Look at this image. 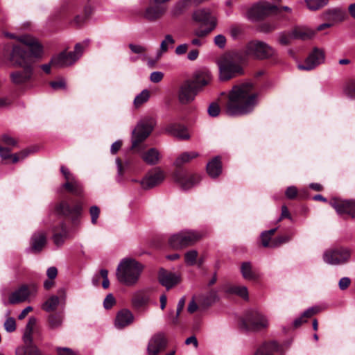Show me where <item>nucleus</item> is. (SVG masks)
<instances>
[{
  "mask_svg": "<svg viewBox=\"0 0 355 355\" xmlns=\"http://www.w3.org/2000/svg\"><path fill=\"white\" fill-rule=\"evenodd\" d=\"M214 42L216 46L223 49L225 47L227 40L223 35L219 34L215 36L214 39Z\"/></svg>",
  "mask_w": 355,
  "mask_h": 355,
  "instance_id": "obj_53",
  "label": "nucleus"
},
{
  "mask_svg": "<svg viewBox=\"0 0 355 355\" xmlns=\"http://www.w3.org/2000/svg\"><path fill=\"white\" fill-rule=\"evenodd\" d=\"M293 39L291 37V31L289 34H286L285 33H280L279 34V42L282 45H288L291 43V40Z\"/></svg>",
  "mask_w": 355,
  "mask_h": 355,
  "instance_id": "obj_56",
  "label": "nucleus"
},
{
  "mask_svg": "<svg viewBox=\"0 0 355 355\" xmlns=\"http://www.w3.org/2000/svg\"><path fill=\"white\" fill-rule=\"evenodd\" d=\"M245 56L257 60H266L274 56L276 51L268 43L260 40H252L243 49Z\"/></svg>",
  "mask_w": 355,
  "mask_h": 355,
  "instance_id": "obj_6",
  "label": "nucleus"
},
{
  "mask_svg": "<svg viewBox=\"0 0 355 355\" xmlns=\"http://www.w3.org/2000/svg\"><path fill=\"white\" fill-rule=\"evenodd\" d=\"M315 31L307 27L297 26L291 31V37L293 39L306 40L312 38Z\"/></svg>",
  "mask_w": 355,
  "mask_h": 355,
  "instance_id": "obj_28",
  "label": "nucleus"
},
{
  "mask_svg": "<svg viewBox=\"0 0 355 355\" xmlns=\"http://www.w3.org/2000/svg\"><path fill=\"white\" fill-rule=\"evenodd\" d=\"M243 57L237 52L226 53L220 55L217 64L219 69V78L227 81L243 73Z\"/></svg>",
  "mask_w": 355,
  "mask_h": 355,
  "instance_id": "obj_2",
  "label": "nucleus"
},
{
  "mask_svg": "<svg viewBox=\"0 0 355 355\" xmlns=\"http://www.w3.org/2000/svg\"><path fill=\"white\" fill-rule=\"evenodd\" d=\"M11 149L8 147L0 146V157L3 159H9L11 163L18 162L19 157L17 154H11Z\"/></svg>",
  "mask_w": 355,
  "mask_h": 355,
  "instance_id": "obj_41",
  "label": "nucleus"
},
{
  "mask_svg": "<svg viewBox=\"0 0 355 355\" xmlns=\"http://www.w3.org/2000/svg\"><path fill=\"white\" fill-rule=\"evenodd\" d=\"M193 19L205 26H212V21L216 25V19L211 15L209 9L202 8L196 10L193 15Z\"/></svg>",
  "mask_w": 355,
  "mask_h": 355,
  "instance_id": "obj_24",
  "label": "nucleus"
},
{
  "mask_svg": "<svg viewBox=\"0 0 355 355\" xmlns=\"http://www.w3.org/2000/svg\"><path fill=\"white\" fill-rule=\"evenodd\" d=\"M165 131L179 139H188L189 135L187 130L182 125L178 123H171L165 128Z\"/></svg>",
  "mask_w": 355,
  "mask_h": 355,
  "instance_id": "obj_29",
  "label": "nucleus"
},
{
  "mask_svg": "<svg viewBox=\"0 0 355 355\" xmlns=\"http://www.w3.org/2000/svg\"><path fill=\"white\" fill-rule=\"evenodd\" d=\"M60 171L64 177V179L66 180L65 182H71L72 180L76 179L74 175L71 173L70 171L64 166H62L60 167Z\"/></svg>",
  "mask_w": 355,
  "mask_h": 355,
  "instance_id": "obj_57",
  "label": "nucleus"
},
{
  "mask_svg": "<svg viewBox=\"0 0 355 355\" xmlns=\"http://www.w3.org/2000/svg\"><path fill=\"white\" fill-rule=\"evenodd\" d=\"M161 4L155 3V5L147 7L144 11V17L150 21L160 19L166 11V8Z\"/></svg>",
  "mask_w": 355,
  "mask_h": 355,
  "instance_id": "obj_23",
  "label": "nucleus"
},
{
  "mask_svg": "<svg viewBox=\"0 0 355 355\" xmlns=\"http://www.w3.org/2000/svg\"><path fill=\"white\" fill-rule=\"evenodd\" d=\"M53 241L57 247L62 246L67 236V230L64 223L60 224V231L58 232L57 227L53 228Z\"/></svg>",
  "mask_w": 355,
  "mask_h": 355,
  "instance_id": "obj_31",
  "label": "nucleus"
},
{
  "mask_svg": "<svg viewBox=\"0 0 355 355\" xmlns=\"http://www.w3.org/2000/svg\"><path fill=\"white\" fill-rule=\"evenodd\" d=\"M46 242V232L37 231L32 234L29 241V247L26 249V252L31 254H38L42 251Z\"/></svg>",
  "mask_w": 355,
  "mask_h": 355,
  "instance_id": "obj_16",
  "label": "nucleus"
},
{
  "mask_svg": "<svg viewBox=\"0 0 355 355\" xmlns=\"http://www.w3.org/2000/svg\"><path fill=\"white\" fill-rule=\"evenodd\" d=\"M329 0H304L306 7L311 11L320 10L329 3Z\"/></svg>",
  "mask_w": 355,
  "mask_h": 355,
  "instance_id": "obj_38",
  "label": "nucleus"
},
{
  "mask_svg": "<svg viewBox=\"0 0 355 355\" xmlns=\"http://www.w3.org/2000/svg\"><path fill=\"white\" fill-rule=\"evenodd\" d=\"M202 236L203 235L196 231H181L172 235L169 238L168 244L173 249H182L193 245L196 243L200 241Z\"/></svg>",
  "mask_w": 355,
  "mask_h": 355,
  "instance_id": "obj_7",
  "label": "nucleus"
},
{
  "mask_svg": "<svg viewBox=\"0 0 355 355\" xmlns=\"http://www.w3.org/2000/svg\"><path fill=\"white\" fill-rule=\"evenodd\" d=\"M89 214L91 216V222L93 225H96L97 223V219L100 214V209L96 206H92L89 209Z\"/></svg>",
  "mask_w": 355,
  "mask_h": 355,
  "instance_id": "obj_52",
  "label": "nucleus"
},
{
  "mask_svg": "<svg viewBox=\"0 0 355 355\" xmlns=\"http://www.w3.org/2000/svg\"><path fill=\"white\" fill-rule=\"evenodd\" d=\"M175 181L183 190H188L200 182L198 175H189L184 171H177L174 174Z\"/></svg>",
  "mask_w": 355,
  "mask_h": 355,
  "instance_id": "obj_17",
  "label": "nucleus"
},
{
  "mask_svg": "<svg viewBox=\"0 0 355 355\" xmlns=\"http://www.w3.org/2000/svg\"><path fill=\"white\" fill-rule=\"evenodd\" d=\"M133 321L134 315L132 312L128 309H123L116 314L114 324L117 329H123Z\"/></svg>",
  "mask_w": 355,
  "mask_h": 355,
  "instance_id": "obj_26",
  "label": "nucleus"
},
{
  "mask_svg": "<svg viewBox=\"0 0 355 355\" xmlns=\"http://www.w3.org/2000/svg\"><path fill=\"white\" fill-rule=\"evenodd\" d=\"M166 346V340L163 334L153 336L149 340L147 350L148 355H157Z\"/></svg>",
  "mask_w": 355,
  "mask_h": 355,
  "instance_id": "obj_19",
  "label": "nucleus"
},
{
  "mask_svg": "<svg viewBox=\"0 0 355 355\" xmlns=\"http://www.w3.org/2000/svg\"><path fill=\"white\" fill-rule=\"evenodd\" d=\"M56 211L59 214L71 216V207L68 202L65 201H62L58 205Z\"/></svg>",
  "mask_w": 355,
  "mask_h": 355,
  "instance_id": "obj_44",
  "label": "nucleus"
},
{
  "mask_svg": "<svg viewBox=\"0 0 355 355\" xmlns=\"http://www.w3.org/2000/svg\"><path fill=\"white\" fill-rule=\"evenodd\" d=\"M211 80V75L208 71H198L193 75V85L196 87L198 92L205 86L208 85Z\"/></svg>",
  "mask_w": 355,
  "mask_h": 355,
  "instance_id": "obj_27",
  "label": "nucleus"
},
{
  "mask_svg": "<svg viewBox=\"0 0 355 355\" xmlns=\"http://www.w3.org/2000/svg\"><path fill=\"white\" fill-rule=\"evenodd\" d=\"M257 94L251 83L233 87L229 94L227 113L230 116H241L250 113L257 103Z\"/></svg>",
  "mask_w": 355,
  "mask_h": 355,
  "instance_id": "obj_1",
  "label": "nucleus"
},
{
  "mask_svg": "<svg viewBox=\"0 0 355 355\" xmlns=\"http://www.w3.org/2000/svg\"><path fill=\"white\" fill-rule=\"evenodd\" d=\"M158 279L160 284L168 290L180 282V276L162 268L159 272Z\"/></svg>",
  "mask_w": 355,
  "mask_h": 355,
  "instance_id": "obj_21",
  "label": "nucleus"
},
{
  "mask_svg": "<svg viewBox=\"0 0 355 355\" xmlns=\"http://www.w3.org/2000/svg\"><path fill=\"white\" fill-rule=\"evenodd\" d=\"M43 52V46L37 38L24 34V83L31 78L32 64L42 57Z\"/></svg>",
  "mask_w": 355,
  "mask_h": 355,
  "instance_id": "obj_3",
  "label": "nucleus"
},
{
  "mask_svg": "<svg viewBox=\"0 0 355 355\" xmlns=\"http://www.w3.org/2000/svg\"><path fill=\"white\" fill-rule=\"evenodd\" d=\"M268 325L267 317L257 310L248 311L242 320V327L247 331H259Z\"/></svg>",
  "mask_w": 355,
  "mask_h": 355,
  "instance_id": "obj_8",
  "label": "nucleus"
},
{
  "mask_svg": "<svg viewBox=\"0 0 355 355\" xmlns=\"http://www.w3.org/2000/svg\"><path fill=\"white\" fill-rule=\"evenodd\" d=\"M36 291L37 287L35 284H32L29 286L24 285V301L33 296L35 294Z\"/></svg>",
  "mask_w": 355,
  "mask_h": 355,
  "instance_id": "obj_48",
  "label": "nucleus"
},
{
  "mask_svg": "<svg viewBox=\"0 0 355 355\" xmlns=\"http://www.w3.org/2000/svg\"><path fill=\"white\" fill-rule=\"evenodd\" d=\"M3 35L10 39L16 40L20 44L22 43V36L16 35L7 31L3 32ZM12 49L9 56V61L12 67L21 66L22 63V47L21 44H12Z\"/></svg>",
  "mask_w": 355,
  "mask_h": 355,
  "instance_id": "obj_15",
  "label": "nucleus"
},
{
  "mask_svg": "<svg viewBox=\"0 0 355 355\" xmlns=\"http://www.w3.org/2000/svg\"><path fill=\"white\" fill-rule=\"evenodd\" d=\"M198 252L196 250H191L184 254V261L188 266H193L196 263Z\"/></svg>",
  "mask_w": 355,
  "mask_h": 355,
  "instance_id": "obj_43",
  "label": "nucleus"
},
{
  "mask_svg": "<svg viewBox=\"0 0 355 355\" xmlns=\"http://www.w3.org/2000/svg\"><path fill=\"white\" fill-rule=\"evenodd\" d=\"M129 48L132 53L136 54H141L147 51V48L145 46L139 44H130Z\"/></svg>",
  "mask_w": 355,
  "mask_h": 355,
  "instance_id": "obj_58",
  "label": "nucleus"
},
{
  "mask_svg": "<svg viewBox=\"0 0 355 355\" xmlns=\"http://www.w3.org/2000/svg\"><path fill=\"white\" fill-rule=\"evenodd\" d=\"M331 206L335 209L339 214H346L352 218H355V201L332 199L330 201Z\"/></svg>",
  "mask_w": 355,
  "mask_h": 355,
  "instance_id": "obj_18",
  "label": "nucleus"
},
{
  "mask_svg": "<svg viewBox=\"0 0 355 355\" xmlns=\"http://www.w3.org/2000/svg\"><path fill=\"white\" fill-rule=\"evenodd\" d=\"M39 149L40 146L37 144H33L26 147L24 149V157L37 152Z\"/></svg>",
  "mask_w": 355,
  "mask_h": 355,
  "instance_id": "obj_62",
  "label": "nucleus"
},
{
  "mask_svg": "<svg viewBox=\"0 0 355 355\" xmlns=\"http://www.w3.org/2000/svg\"><path fill=\"white\" fill-rule=\"evenodd\" d=\"M4 329L7 332H13L16 329V322L13 318L8 317L4 324Z\"/></svg>",
  "mask_w": 355,
  "mask_h": 355,
  "instance_id": "obj_51",
  "label": "nucleus"
},
{
  "mask_svg": "<svg viewBox=\"0 0 355 355\" xmlns=\"http://www.w3.org/2000/svg\"><path fill=\"white\" fill-rule=\"evenodd\" d=\"M345 94L351 98H355V81L349 80L347 83L345 89Z\"/></svg>",
  "mask_w": 355,
  "mask_h": 355,
  "instance_id": "obj_46",
  "label": "nucleus"
},
{
  "mask_svg": "<svg viewBox=\"0 0 355 355\" xmlns=\"http://www.w3.org/2000/svg\"><path fill=\"white\" fill-rule=\"evenodd\" d=\"M323 19L332 24V26L344 21L346 18V12L340 8H334L325 10L322 15Z\"/></svg>",
  "mask_w": 355,
  "mask_h": 355,
  "instance_id": "obj_22",
  "label": "nucleus"
},
{
  "mask_svg": "<svg viewBox=\"0 0 355 355\" xmlns=\"http://www.w3.org/2000/svg\"><path fill=\"white\" fill-rule=\"evenodd\" d=\"M59 304V298L57 296H51L43 305V309L50 312L54 311Z\"/></svg>",
  "mask_w": 355,
  "mask_h": 355,
  "instance_id": "obj_42",
  "label": "nucleus"
},
{
  "mask_svg": "<svg viewBox=\"0 0 355 355\" xmlns=\"http://www.w3.org/2000/svg\"><path fill=\"white\" fill-rule=\"evenodd\" d=\"M220 111V107L216 103H211L207 110L209 115L211 117L218 116Z\"/></svg>",
  "mask_w": 355,
  "mask_h": 355,
  "instance_id": "obj_55",
  "label": "nucleus"
},
{
  "mask_svg": "<svg viewBox=\"0 0 355 355\" xmlns=\"http://www.w3.org/2000/svg\"><path fill=\"white\" fill-rule=\"evenodd\" d=\"M150 98V92L148 89L141 91L134 99V105L135 107H139L144 103H146Z\"/></svg>",
  "mask_w": 355,
  "mask_h": 355,
  "instance_id": "obj_40",
  "label": "nucleus"
},
{
  "mask_svg": "<svg viewBox=\"0 0 355 355\" xmlns=\"http://www.w3.org/2000/svg\"><path fill=\"white\" fill-rule=\"evenodd\" d=\"M1 141L4 144L9 146H15L17 145L15 139L8 135H3L1 137Z\"/></svg>",
  "mask_w": 355,
  "mask_h": 355,
  "instance_id": "obj_64",
  "label": "nucleus"
},
{
  "mask_svg": "<svg viewBox=\"0 0 355 355\" xmlns=\"http://www.w3.org/2000/svg\"><path fill=\"white\" fill-rule=\"evenodd\" d=\"M216 28V24L214 21H212V26H207V27L205 29H198L195 31V35L198 37H205L208 35L211 31H212Z\"/></svg>",
  "mask_w": 355,
  "mask_h": 355,
  "instance_id": "obj_54",
  "label": "nucleus"
},
{
  "mask_svg": "<svg viewBox=\"0 0 355 355\" xmlns=\"http://www.w3.org/2000/svg\"><path fill=\"white\" fill-rule=\"evenodd\" d=\"M49 322L52 328H56L61 325L62 318L60 315H51L49 318Z\"/></svg>",
  "mask_w": 355,
  "mask_h": 355,
  "instance_id": "obj_49",
  "label": "nucleus"
},
{
  "mask_svg": "<svg viewBox=\"0 0 355 355\" xmlns=\"http://www.w3.org/2000/svg\"><path fill=\"white\" fill-rule=\"evenodd\" d=\"M165 175L161 169L155 168L147 173V174L140 180L139 184L142 189L148 190L160 184L164 180Z\"/></svg>",
  "mask_w": 355,
  "mask_h": 355,
  "instance_id": "obj_14",
  "label": "nucleus"
},
{
  "mask_svg": "<svg viewBox=\"0 0 355 355\" xmlns=\"http://www.w3.org/2000/svg\"><path fill=\"white\" fill-rule=\"evenodd\" d=\"M227 292L230 294L237 295L245 300L248 299V288L244 286H230L227 288Z\"/></svg>",
  "mask_w": 355,
  "mask_h": 355,
  "instance_id": "obj_37",
  "label": "nucleus"
},
{
  "mask_svg": "<svg viewBox=\"0 0 355 355\" xmlns=\"http://www.w3.org/2000/svg\"><path fill=\"white\" fill-rule=\"evenodd\" d=\"M62 187L68 191L78 196H80L83 192V188L81 183L76 179L71 182H64Z\"/></svg>",
  "mask_w": 355,
  "mask_h": 355,
  "instance_id": "obj_35",
  "label": "nucleus"
},
{
  "mask_svg": "<svg viewBox=\"0 0 355 355\" xmlns=\"http://www.w3.org/2000/svg\"><path fill=\"white\" fill-rule=\"evenodd\" d=\"M163 78L164 73L162 71H153L150 75V80L154 83H159Z\"/></svg>",
  "mask_w": 355,
  "mask_h": 355,
  "instance_id": "obj_60",
  "label": "nucleus"
},
{
  "mask_svg": "<svg viewBox=\"0 0 355 355\" xmlns=\"http://www.w3.org/2000/svg\"><path fill=\"white\" fill-rule=\"evenodd\" d=\"M50 85L54 90L66 88V83L64 79H60L58 81H51Z\"/></svg>",
  "mask_w": 355,
  "mask_h": 355,
  "instance_id": "obj_63",
  "label": "nucleus"
},
{
  "mask_svg": "<svg viewBox=\"0 0 355 355\" xmlns=\"http://www.w3.org/2000/svg\"><path fill=\"white\" fill-rule=\"evenodd\" d=\"M175 43V40L171 35H166L160 44L159 51L161 53L168 51L169 46Z\"/></svg>",
  "mask_w": 355,
  "mask_h": 355,
  "instance_id": "obj_45",
  "label": "nucleus"
},
{
  "mask_svg": "<svg viewBox=\"0 0 355 355\" xmlns=\"http://www.w3.org/2000/svg\"><path fill=\"white\" fill-rule=\"evenodd\" d=\"M324 58L325 55L324 51L315 47L309 53L304 63L299 64L297 67L300 70L311 71L323 63Z\"/></svg>",
  "mask_w": 355,
  "mask_h": 355,
  "instance_id": "obj_13",
  "label": "nucleus"
},
{
  "mask_svg": "<svg viewBox=\"0 0 355 355\" xmlns=\"http://www.w3.org/2000/svg\"><path fill=\"white\" fill-rule=\"evenodd\" d=\"M77 60L78 57L74 56L72 53L63 51L53 56L51 60V63L55 67H66L72 65Z\"/></svg>",
  "mask_w": 355,
  "mask_h": 355,
  "instance_id": "obj_20",
  "label": "nucleus"
},
{
  "mask_svg": "<svg viewBox=\"0 0 355 355\" xmlns=\"http://www.w3.org/2000/svg\"><path fill=\"white\" fill-rule=\"evenodd\" d=\"M143 268L142 264L135 259H123L116 268L117 279L126 286H133L138 282Z\"/></svg>",
  "mask_w": 355,
  "mask_h": 355,
  "instance_id": "obj_4",
  "label": "nucleus"
},
{
  "mask_svg": "<svg viewBox=\"0 0 355 355\" xmlns=\"http://www.w3.org/2000/svg\"><path fill=\"white\" fill-rule=\"evenodd\" d=\"M37 319L35 317L29 318L26 326V332L24 334V355H43L42 351L32 343L31 334L36 326Z\"/></svg>",
  "mask_w": 355,
  "mask_h": 355,
  "instance_id": "obj_9",
  "label": "nucleus"
},
{
  "mask_svg": "<svg viewBox=\"0 0 355 355\" xmlns=\"http://www.w3.org/2000/svg\"><path fill=\"white\" fill-rule=\"evenodd\" d=\"M198 89L193 85L191 80H186L179 86L178 98L182 105H187L193 102L198 94Z\"/></svg>",
  "mask_w": 355,
  "mask_h": 355,
  "instance_id": "obj_12",
  "label": "nucleus"
},
{
  "mask_svg": "<svg viewBox=\"0 0 355 355\" xmlns=\"http://www.w3.org/2000/svg\"><path fill=\"white\" fill-rule=\"evenodd\" d=\"M22 301V286L18 288L17 291L13 292L10 297L9 302L10 304H16Z\"/></svg>",
  "mask_w": 355,
  "mask_h": 355,
  "instance_id": "obj_47",
  "label": "nucleus"
},
{
  "mask_svg": "<svg viewBox=\"0 0 355 355\" xmlns=\"http://www.w3.org/2000/svg\"><path fill=\"white\" fill-rule=\"evenodd\" d=\"M155 121L153 118H145L140 120L132 132L131 137V149L139 152L140 144H142L150 135L154 126Z\"/></svg>",
  "mask_w": 355,
  "mask_h": 355,
  "instance_id": "obj_5",
  "label": "nucleus"
},
{
  "mask_svg": "<svg viewBox=\"0 0 355 355\" xmlns=\"http://www.w3.org/2000/svg\"><path fill=\"white\" fill-rule=\"evenodd\" d=\"M282 352V347L276 341H271L264 343L259 346L254 355H275V354Z\"/></svg>",
  "mask_w": 355,
  "mask_h": 355,
  "instance_id": "obj_25",
  "label": "nucleus"
},
{
  "mask_svg": "<svg viewBox=\"0 0 355 355\" xmlns=\"http://www.w3.org/2000/svg\"><path fill=\"white\" fill-rule=\"evenodd\" d=\"M115 298L112 293L108 294L103 301V306L106 309H109L115 304Z\"/></svg>",
  "mask_w": 355,
  "mask_h": 355,
  "instance_id": "obj_59",
  "label": "nucleus"
},
{
  "mask_svg": "<svg viewBox=\"0 0 355 355\" xmlns=\"http://www.w3.org/2000/svg\"><path fill=\"white\" fill-rule=\"evenodd\" d=\"M275 10H278L277 6L268 2H259L248 10L247 17L250 21H256L272 13Z\"/></svg>",
  "mask_w": 355,
  "mask_h": 355,
  "instance_id": "obj_11",
  "label": "nucleus"
},
{
  "mask_svg": "<svg viewBox=\"0 0 355 355\" xmlns=\"http://www.w3.org/2000/svg\"><path fill=\"white\" fill-rule=\"evenodd\" d=\"M198 153L194 151L183 153L175 162L177 166H180L182 164L189 162L190 160L197 157Z\"/></svg>",
  "mask_w": 355,
  "mask_h": 355,
  "instance_id": "obj_39",
  "label": "nucleus"
},
{
  "mask_svg": "<svg viewBox=\"0 0 355 355\" xmlns=\"http://www.w3.org/2000/svg\"><path fill=\"white\" fill-rule=\"evenodd\" d=\"M241 272L244 279L248 280H255L258 275L253 268L250 262H243L241 266Z\"/></svg>",
  "mask_w": 355,
  "mask_h": 355,
  "instance_id": "obj_32",
  "label": "nucleus"
},
{
  "mask_svg": "<svg viewBox=\"0 0 355 355\" xmlns=\"http://www.w3.org/2000/svg\"><path fill=\"white\" fill-rule=\"evenodd\" d=\"M10 78L15 85H21L22 83V73L20 71L11 73Z\"/></svg>",
  "mask_w": 355,
  "mask_h": 355,
  "instance_id": "obj_61",
  "label": "nucleus"
},
{
  "mask_svg": "<svg viewBox=\"0 0 355 355\" xmlns=\"http://www.w3.org/2000/svg\"><path fill=\"white\" fill-rule=\"evenodd\" d=\"M207 171L212 178H217L222 172V164L220 157L213 158L207 164Z\"/></svg>",
  "mask_w": 355,
  "mask_h": 355,
  "instance_id": "obj_30",
  "label": "nucleus"
},
{
  "mask_svg": "<svg viewBox=\"0 0 355 355\" xmlns=\"http://www.w3.org/2000/svg\"><path fill=\"white\" fill-rule=\"evenodd\" d=\"M88 42L89 41H85L84 44L81 43L76 44L74 47V51L70 53H72L74 56H77L78 60L82 56L85 47L88 45Z\"/></svg>",
  "mask_w": 355,
  "mask_h": 355,
  "instance_id": "obj_50",
  "label": "nucleus"
},
{
  "mask_svg": "<svg viewBox=\"0 0 355 355\" xmlns=\"http://www.w3.org/2000/svg\"><path fill=\"white\" fill-rule=\"evenodd\" d=\"M115 162L117 168V175L116 179L118 182H121L123 180L125 172L130 166V162L128 161H125L124 163H122L119 158H116L115 159Z\"/></svg>",
  "mask_w": 355,
  "mask_h": 355,
  "instance_id": "obj_36",
  "label": "nucleus"
},
{
  "mask_svg": "<svg viewBox=\"0 0 355 355\" xmlns=\"http://www.w3.org/2000/svg\"><path fill=\"white\" fill-rule=\"evenodd\" d=\"M349 257V250L343 248L327 250L323 254L324 261L331 265L343 264L348 261Z\"/></svg>",
  "mask_w": 355,
  "mask_h": 355,
  "instance_id": "obj_10",
  "label": "nucleus"
},
{
  "mask_svg": "<svg viewBox=\"0 0 355 355\" xmlns=\"http://www.w3.org/2000/svg\"><path fill=\"white\" fill-rule=\"evenodd\" d=\"M149 300V295L144 291L136 292L132 297V302L135 306L139 308L146 304Z\"/></svg>",
  "mask_w": 355,
  "mask_h": 355,
  "instance_id": "obj_34",
  "label": "nucleus"
},
{
  "mask_svg": "<svg viewBox=\"0 0 355 355\" xmlns=\"http://www.w3.org/2000/svg\"><path fill=\"white\" fill-rule=\"evenodd\" d=\"M159 153L155 148L149 149L142 155L143 160L149 165L157 164L159 160Z\"/></svg>",
  "mask_w": 355,
  "mask_h": 355,
  "instance_id": "obj_33",
  "label": "nucleus"
}]
</instances>
